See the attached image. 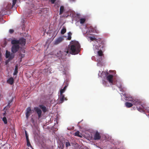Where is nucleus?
Here are the masks:
<instances>
[{
  "instance_id": "f257e3e1",
  "label": "nucleus",
  "mask_w": 149,
  "mask_h": 149,
  "mask_svg": "<svg viewBox=\"0 0 149 149\" xmlns=\"http://www.w3.org/2000/svg\"><path fill=\"white\" fill-rule=\"evenodd\" d=\"M11 44L13 45L11 48V51L13 53L17 52L19 48V45L23 46L25 45L26 40L23 38H20L19 40H13L11 41Z\"/></svg>"
},
{
  "instance_id": "f03ea898",
  "label": "nucleus",
  "mask_w": 149,
  "mask_h": 149,
  "mask_svg": "<svg viewBox=\"0 0 149 149\" xmlns=\"http://www.w3.org/2000/svg\"><path fill=\"white\" fill-rule=\"evenodd\" d=\"M80 45L77 42L72 41L70 45H69L68 49L70 54L73 55L77 54L80 52Z\"/></svg>"
},
{
  "instance_id": "7ed1b4c3",
  "label": "nucleus",
  "mask_w": 149,
  "mask_h": 149,
  "mask_svg": "<svg viewBox=\"0 0 149 149\" xmlns=\"http://www.w3.org/2000/svg\"><path fill=\"white\" fill-rule=\"evenodd\" d=\"M69 53V51L68 49L66 48L58 52L57 53L58 56L59 58L64 59L65 58V56Z\"/></svg>"
},
{
  "instance_id": "20e7f679",
  "label": "nucleus",
  "mask_w": 149,
  "mask_h": 149,
  "mask_svg": "<svg viewBox=\"0 0 149 149\" xmlns=\"http://www.w3.org/2000/svg\"><path fill=\"white\" fill-rule=\"evenodd\" d=\"M129 101L131 102L134 105H141L142 107L145 108L144 107V105L141 104V102L140 100L137 99H132L128 100Z\"/></svg>"
},
{
  "instance_id": "39448f33",
  "label": "nucleus",
  "mask_w": 149,
  "mask_h": 149,
  "mask_svg": "<svg viewBox=\"0 0 149 149\" xmlns=\"http://www.w3.org/2000/svg\"><path fill=\"white\" fill-rule=\"evenodd\" d=\"M113 76L112 75L109 74L107 75L106 77V79L108 80L109 83L111 85H114L115 84V81L113 80Z\"/></svg>"
},
{
  "instance_id": "423d86ee",
  "label": "nucleus",
  "mask_w": 149,
  "mask_h": 149,
  "mask_svg": "<svg viewBox=\"0 0 149 149\" xmlns=\"http://www.w3.org/2000/svg\"><path fill=\"white\" fill-rule=\"evenodd\" d=\"M89 38L90 39L92 40L93 41L94 40H95V48L97 49H99V47H100V45L98 44V42L97 41V40L96 39V38H93L91 37H90Z\"/></svg>"
},
{
  "instance_id": "0eeeda50",
  "label": "nucleus",
  "mask_w": 149,
  "mask_h": 149,
  "mask_svg": "<svg viewBox=\"0 0 149 149\" xmlns=\"http://www.w3.org/2000/svg\"><path fill=\"white\" fill-rule=\"evenodd\" d=\"M64 100H67L66 98L65 97L64 95L63 94H60L59 98V104L62 103Z\"/></svg>"
},
{
  "instance_id": "6e6552de",
  "label": "nucleus",
  "mask_w": 149,
  "mask_h": 149,
  "mask_svg": "<svg viewBox=\"0 0 149 149\" xmlns=\"http://www.w3.org/2000/svg\"><path fill=\"white\" fill-rule=\"evenodd\" d=\"M34 110L38 114V118H40L41 116L42 113L41 110L38 107H35L34 108Z\"/></svg>"
},
{
  "instance_id": "1a4fd4ad",
  "label": "nucleus",
  "mask_w": 149,
  "mask_h": 149,
  "mask_svg": "<svg viewBox=\"0 0 149 149\" xmlns=\"http://www.w3.org/2000/svg\"><path fill=\"white\" fill-rule=\"evenodd\" d=\"M101 136L100 133L96 131L94 134V139L95 140H98L100 139Z\"/></svg>"
},
{
  "instance_id": "9d476101",
  "label": "nucleus",
  "mask_w": 149,
  "mask_h": 149,
  "mask_svg": "<svg viewBox=\"0 0 149 149\" xmlns=\"http://www.w3.org/2000/svg\"><path fill=\"white\" fill-rule=\"evenodd\" d=\"M64 40V38L62 37H60L58 38L55 41L54 44L57 45L61 42Z\"/></svg>"
},
{
  "instance_id": "9b49d317",
  "label": "nucleus",
  "mask_w": 149,
  "mask_h": 149,
  "mask_svg": "<svg viewBox=\"0 0 149 149\" xmlns=\"http://www.w3.org/2000/svg\"><path fill=\"white\" fill-rule=\"evenodd\" d=\"M31 110L30 107H29L27 108L26 112V116L27 118L29 117L31 113Z\"/></svg>"
},
{
  "instance_id": "f8f14e48",
  "label": "nucleus",
  "mask_w": 149,
  "mask_h": 149,
  "mask_svg": "<svg viewBox=\"0 0 149 149\" xmlns=\"http://www.w3.org/2000/svg\"><path fill=\"white\" fill-rule=\"evenodd\" d=\"M12 55H13V58L14 57L15 55L14 54L11 53L10 54V52L8 51L7 50L6 52V58H10V57Z\"/></svg>"
},
{
  "instance_id": "ddd939ff",
  "label": "nucleus",
  "mask_w": 149,
  "mask_h": 149,
  "mask_svg": "<svg viewBox=\"0 0 149 149\" xmlns=\"http://www.w3.org/2000/svg\"><path fill=\"white\" fill-rule=\"evenodd\" d=\"M7 82L10 85H12L14 83V79L13 78L10 77L8 80Z\"/></svg>"
},
{
  "instance_id": "4468645a",
  "label": "nucleus",
  "mask_w": 149,
  "mask_h": 149,
  "mask_svg": "<svg viewBox=\"0 0 149 149\" xmlns=\"http://www.w3.org/2000/svg\"><path fill=\"white\" fill-rule=\"evenodd\" d=\"M40 108L42 109V111L44 113L46 112L47 111L46 107L43 105H39Z\"/></svg>"
},
{
  "instance_id": "2eb2a0df",
  "label": "nucleus",
  "mask_w": 149,
  "mask_h": 149,
  "mask_svg": "<svg viewBox=\"0 0 149 149\" xmlns=\"http://www.w3.org/2000/svg\"><path fill=\"white\" fill-rule=\"evenodd\" d=\"M125 106L127 108H130L133 106V104L129 102H126L125 104Z\"/></svg>"
},
{
  "instance_id": "dca6fc26",
  "label": "nucleus",
  "mask_w": 149,
  "mask_h": 149,
  "mask_svg": "<svg viewBox=\"0 0 149 149\" xmlns=\"http://www.w3.org/2000/svg\"><path fill=\"white\" fill-rule=\"evenodd\" d=\"M64 10V7L63 6H61L60 7L59 15L62 14Z\"/></svg>"
},
{
  "instance_id": "f3484780",
  "label": "nucleus",
  "mask_w": 149,
  "mask_h": 149,
  "mask_svg": "<svg viewBox=\"0 0 149 149\" xmlns=\"http://www.w3.org/2000/svg\"><path fill=\"white\" fill-rule=\"evenodd\" d=\"M13 58V55H12L11 56L10 58H9L8 60H6L5 62V64L6 65H7L9 61Z\"/></svg>"
},
{
  "instance_id": "a211bd4d",
  "label": "nucleus",
  "mask_w": 149,
  "mask_h": 149,
  "mask_svg": "<svg viewBox=\"0 0 149 149\" xmlns=\"http://www.w3.org/2000/svg\"><path fill=\"white\" fill-rule=\"evenodd\" d=\"M26 141H27V146H28V147H30V149H33V148L30 143L29 139H27Z\"/></svg>"
},
{
  "instance_id": "6ab92c4d",
  "label": "nucleus",
  "mask_w": 149,
  "mask_h": 149,
  "mask_svg": "<svg viewBox=\"0 0 149 149\" xmlns=\"http://www.w3.org/2000/svg\"><path fill=\"white\" fill-rule=\"evenodd\" d=\"M72 35V33L70 32H69L68 33V38H67V40H70L71 39V36Z\"/></svg>"
},
{
  "instance_id": "aec40b11",
  "label": "nucleus",
  "mask_w": 149,
  "mask_h": 149,
  "mask_svg": "<svg viewBox=\"0 0 149 149\" xmlns=\"http://www.w3.org/2000/svg\"><path fill=\"white\" fill-rule=\"evenodd\" d=\"M67 87V86H64V87L63 88V89H61L60 90V94H63L65 91L66 88Z\"/></svg>"
},
{
  "instance_id": "412c9836",
  "label": "nucleus",
  "mask_w": 149,
  "mask_h": 149,
  "mask_svg": "<svg viewBox=\"0 0 149 149\" xmlns=\"http://www.w3.org/2000/svg\"><path fill=\"white\" fill-rule=\"evenodd\" d=\"M18 73V66L16 65L15 66V70L14 72L13 73L14 75H16Z\"/></svg>"
},
{
  "instance_id": "4be33fe9",
  "label": "nucleus",
  "mask_w": 149,
  "mask_h": 149,
  "mask_svg": "<svg viewBox=\"0 0 149 149\" xmlns=\"http://www.w3.org/2000/svg\"><path fill=\"white\" fill-rule=\"evenodd\" d=\"M66 31V28L63 26V28L62 29L61 31V33L62 34H64Z\"/></svg>"
},
{
  "instance_id": "5701e85b",
  "label": "nucleus",
  "mask_w": 149,
  "mask_h": 149,
  "mask_svg": "<svg viewBox=\"0 0 149 149\" xmlns=\"http://www.w3.org/2000/svg\"><path fill=\"white\" fill-rule=\"evenodd\" d=\"M136 108H137L138 110V111H140V112H143L144 111V108H143H143L141 107H137Z\"/></svg>"
},
{
  "instance_id": "b1692460",
  "label": "nucleus",
  "mask_w": 149,
  "mask_h": 149,
  "mask_svg": "<svg viewBox=\"0 0 149 149\" xmlns=\"http://www.w3.org/2000/svg\"><path fill=\"white\" fill-rule=\"evenodd\" d=\"M97 54L98 55L100 56H102L103 55L102 51L100 50L98 51Z\"/></svg>"
},
{
  "instance_id": "393cba45",
  "label": "nucleus",
  "mask_w": 149,
  "mask_h": 149,
  "mask_svg": "<svg viewBox=\"0 0 149 149\" xmlns=\"http://www.w3.org/2000/svg\"><path fill=\"white\" fill-rule=\"evenodd\" d=\"M80 132L79 131L76 132L74 133V135L76 136H78L81 137V136L80 135Z\"/></svg>"
},
{
  "instance_id": "a878e982",
  "label": "nucleus",
  "mask_w": 149,
  "mask_h": 149,
  "mask_svg": "<svg viewBox=\"0 0 149 149\" xmlns=\"http://www.w3.org/2000/svg\"><path fill=\"white\" fill-rule=\"evenodd\" d=\"M2 120L3 121L5 124H6L7 123V121L6 118L5 117H4L2 119Z\"/></svg>"
},
{
  "instance_id": "bb28decb",
  "label": "nucleus",
  "mask_w": 149,
  "mask_h": 149,
  "mask_svg": "<svg viewBox=\"0 0 149 149\" xmlns=\"http://www.w3.org/2000/svg\"><path fill=\"white\" fill-rule=\"evenodd\" d=\"M86 19L84 18H81L80 19V23L81 24H83L84 23Z\"/></svg>"
},
{
  "instance_id": "cd10ccee",
  "label": "nucleus",
  "mask_w": 149,
  "mask_h": 149,
  "mask_svg": "<svg viewBox=\"0 0 149 149\" xmlns=\"http://www.w3.org/2000/svg\"><path fill=\"white\" fill-rule=\"evenodd\" d=\"M65 146L66 147H68L69 146H70L71 145L70 142H65Z\"/></svg>"
},
{
  "instance_id": "c85d7f7f",
  "label": "nucleus",
  "mask_w": 149,
  "mask_h": 149,
  "mask_svg": "<svg viewBox=\"0 0 149 149\" xmlns=\"http://www.w3.org/2000/svg\"><path fill=\"white\" fill-rule=\"evenodd\" d=\"M24 132L25 134L26 139H29L28 136V135L26 131L25 130L24 131Z\"/></svg>"
},
{
  "instance_id": "c756f323",
  "label": "nucleus",
  "mask_w": 149,
  "mask_h": 149,
  "mask_svg": "<svg viewBox=\"0 0 149 149\" xmlns=\"http://www.w3.org/2000/svg\"><path fill=\"white\" fill-rule=\"evenodd\" d=\"M12 101H9L8 102L7 107L8 108H10V107L11 105H10V103H11Z\"/></svg>"
},
{
  "instance_id": "7c9ffc66",
  "label": "nucleus",
  "mask_w": 149,
  "mask_h": 149,
  "mask_svg": "<svg viewBox=\"0 0 149 149\" xmlns=\"http://www.w3.org/2000/svg\"><path fill=\"white\" fill-rule=\"evenodd\" d=\"M17 0H13V6H15Z\"/></svg>"
},
{
  "instance_id": "2f4dec72",
  "label": "nucleus",
  "mask_w": 149,
  "mask_h": 149,
  "mask_svg": "<svg viewBox=\"0 0 149 149\" xmlns=\"http://www.w3.org/2000/svg\"><path fill=\"white\" fill-rule=\"evenodd\" d=\"M9 32L10 33L12 34L14 32V30L13 29H10Z\"/></svg>"
},
{
  "instance_id": "473e14b6",
  "label": "nucleus",
  "mask_w": 149,
  "mask_h": 149,
  "mask_svg": "<svg viewBox=\"0 0 149 149\" xmlns=\"http://www.w3.org/2000/svg\"><path fill=\"white\" fill-rule=\"evenodd\" d=\"M56 0H51L52 3L54 4Z\"/></svg>"
},
{
  "instance_id": "72a5a7b5",
  "label": "nucleus",
  "mask_w": 149,
  "mask_h": 149,
  "mask_svg": "<svg viewBox=\"0 0 149 149\" xmlns=\"http://www.w3.org/2000/svg\"><path fill=\"white\" fill-rule=\"evenodd\" d=\"M24 54H21V59L22 58H23L24 57Z\"/></svg>"
},
{
  "instance_id": "f704fd0d",
  "label": "nucleus",
  "mask_w": 149,
  "mask_h": 149,
  "mask_svg": "<svg viewBox=\"0 0 149 149\" xmlns=\"http://www.w3.org/2000/svg\"><path fill=\"white\" fill-rule=\"evenodd\" d=\"M117 86L119 88H121V85L120 84L119 86L117 85Z\"/></svg>"
},
{
  "instance_id": "c9c22d12",
  "label": "nucleus",
  "mask_w": 149,
  "mask_h": 149,
  "mask_svg": "<svg viewBox=\"0 0 149 149\" xmlns=\"http://www.w3.org/2000/svg\"><path fill=\"white\" fill-rule=\"evenodd\" d=\"M6 111H5V112H4V113H3V116H5V115H6Z\"/></svg>"
},
{
  "instance_id": "e433bc0d",
  "label": "nucleus",
  "mask_w": 149,
  "mask_h": 149,
  "mask_svg": "<svg viewBox=\"0 0 149 149\" xmlns=\"http://www.w3.org/2000/svg\"><path fill=\"white\" fill-rule=\"evenodd\" d=\"M1 55L0 54V62L1 61Z\"/></svg>"
},
{
  "instance_id": "4c0bfd02",
  "label": "nucleus",
  "mask_w": 149,
  "mask_h": 149,
  "mask_svg": "<svg viewBox=\"0 0 149 149\" xmlns=\"http://www.w3.org/2000/svg\"><path fill=\"white\" fill-rule=\"evenodd\" d=\"M70 1H75V0H70Z\"/></svg>"
},
{
  "instance_id": "58836bf2",
  "label": "nucleus",
  "mask_w": 149,
  "mask_h": 149,
  "mask_svg": "<svg viewBox=\"0 0 149 149\" xmlns=\"http://www.w3.org/2000/svg\"><path fill=\"white\" fill-rule=\"evenodd\" d=\"M104 82H105V81H103V84L104 83Z\"/></svg>"
}]
</instances>
